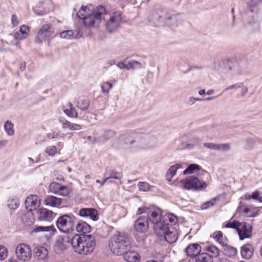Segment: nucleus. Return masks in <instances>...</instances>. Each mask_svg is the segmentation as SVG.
Wrapping results in <instances>:
<instances>
[{"label":"nucleus","mask_w":262,"mask_h":262,"mask_svg":"<svg viewBox=\"0 0 262 262\" xmlns=\"http://www.w3.org/2000/svg\"><path fill=\"white\" fill-rule=\"evenodd\" d=\"M56 226L63 233H70L73 231L75 225V218L73 215L64 214L58 218Z\"/></svg>","instance_id":"nucleus-5"},{"label":"nucleus","mask_w":262,"mask_h":262,"mask_svg":"<svg viewBox=\"0 0 262 262\" xmlns=\"http://www.w3.org/2000/svg\"><path fill=\"white\" fill-rule=\"evenodd\" d=\"M29 31V27L26 25H22L20 27L19 32L21 33V34L24 36L25 38H26L28 37Z\"/></svg>","instance_id":"nucleus-50"},{"label":"nucleus","mask_w":262,"mask_h":262,"mask_svg":"<svg viewBox=\"0 0 262 262\" xmlns=\"http://www.w3.org/2000/svg\"><path fill=\"white\" fill-rule=\"evenodd\" d=\"M115 134V132L112 129H108L104 131L103 135L98 139L99 142H105L112 138Z\"/></svg>","instance_id":"nucleus-36"},{"label":"nucleus","mask_w":262,"mask_h":262,"mask_svg":"<svg viewBox=\"0 0 262 262\" xmlns=\"http://www.w3.org/2000/svg\"><path fill=\"white\" fill-rule=\"evenodd\" d=\"M40 201L37 195H31L25 201V205L27 209L31 211L36 209L40 205Z\"/></svg>","instance_id":"nucleus-17"},{"label":"nucleus","mask_w":262,"mask_h":262,"mask_svg":"<svg viewBox=\"0 0 262 262\" xmlns=\"http://www.w3.org/2000/svg\"><path fill=\"white\" fill-rule=\"evenodd\" d=\"M78 232L82 233L79 235L76 234L71 240V245L74 250L83 255L91 253L95 246L94 237L90 234H86L91 231V226L85 222L79 221L76 226Z\"/></svg>","instance_id":"nucleus-1"},{"label":"nucleus","mask_w":262,"mask_h":262,"mask_svg":"<svg viewBox=\"0 0 262 262\" xmlns=\"http://www.w3.org/2000/svg\"><path fill=\"white\" fill-rule=\"evenodd\" d=\"M7 256L8 250L7 248L3 246H0V260L5 259Z\"/></svg>","instance_id":"nucleus-55"},{"label":"nucleus","mask_w":262,"mask_h":262,"mask_svg":"<svg viewBox=\"0 0 262 262\" xmlns=\"http://www.w3.org/2000/svg\"><path fill=\"white\" fill-rule=\"evenodd\" d=\"M201 247L198 244L189 245L185 249V252L188 256L190 257L195 256L201 252Z\"/></svg>","instance_id":"nucleus-26"},{"label":"nucleus","mask_w":262,"mask_h":262,"mask_svg":"<svg viewBox=\"0 0 262 262\" xmlns=\"http://www.w3.org/2000/svg\"><path fill=\"white\" fill-rule=\"evenodd\" d=\"M240 223V222L236 221H234L233 222H229L226 224V225H225V227L234 228L236 229L237 231Z\"/></svg>","instance_id":"nucleus-53"},{"label":"nucleus","mask_w":262,"mask_h":262,"mask_svg":"<svg viewBox=\"0 0 262 262\" xmlns=\"http://www.w3.org/2000/svg\"><path fill=\"white\" fill-rule=\"evenodd\" d=\"M137 213L146 214L148 221H149L152 225L161 221L162 219L161 209L155 206H151L148 207L139 208Z\"/></svg>","instance_id":"nucleus-6"},{"label":"nucleus","mask_w":262,"mask_h":262,"mask_svg":"<svg viewBox=\"0 0 262 262\" xmlns=\"http://www.w3.org/2000/svg\"><path fill=\"white\" fill-rule=\"evenodd\" d=\"M81 128L80 125L76 123H71L70 130H78Z\"/></svg>","instance_id":"nucleus-60"},{"label":"nucleus","mask_w":262,"mask_h":262,"mask_svg":"<svg viewBox=\"0 0 262 262\" xmlns=\"http://www.w3.org/2000/svg\"><path fill=\"white\" fill-rule=\"evenodd\" d=\"M35 256L40 259H45L48 254V250L43 247H36L34 250Z\"/></svg>","instance_id":"nucleus-31"},{"label":"nucleus","mask_w":262,"mask_h":262,"mask_svg":"<svg viewBox=\"0 0 262 262\" xmlns=\"http://www.w3.org/2000/svg\"><path fill=\"white\" fill-rule=\"evenodd\" d=\"M252 229V227L250 224L245 222L241 223L237 230L239 239L243 240L249 238L251 236Z\"/></svg>","instance_id":"nucleus-14"},{"label":"nucleus","mask_w":262,"mask_h":262,"mask_svg":"<svg viewBox=\"0 0 262 262\" xmlns=\"http://www.w3.org/2000/svg\"><path fill=\"white\" fill-rule=\"evenodd\" d=\"M45 231H52L53 232H55L56 231V230L53 225L49 226H37L33 230L32 232H38Z\"/></svg>","instance_id":"nucleus-40"},{"label":"nucleus","mask_w":262,"mask_h":262,"mask_svg":"<svg viewBox=\"0 0 262 262\" xmlns=\"http://www.w3.org/2000/svg\"><path fill=\"white\" fill-rule=\"evenodd\" d=\"M94 10L91 5L82 6L80 10L77 13V16L78 18L83 20L86 17L93 14Z\"/></svg>","instance_id":"nucleus-25"},{"label":"nucleus","mask_w":262,"mask_h":262,"mask_svg":"<svg viewBox=\"0 0 262 262\" xmlns=\"http://www.w3.org/2000/svg\"><path fill=\"white\" fill-rule=\"evenodd\" d=\"M190 137V134H184L179 139L177 140L176 142L178 144V149L192 148L200 142V139H195V142L192 143L191 140H188Z\"/></svg>","instance_id":"nucleus-11"},{"label":"nucleus","mask_w":262,"mask_h":262,"mask_svg":"<svg viewBox=\"0 0 262 262\" xmlns=\"http://www.w3.org/2000/svg\"><path fill=\"white\" fill-rule=\"evenodd\" d=\"M122 255L127 262H138L140 259V255L137 252L129 249L125 250Z\"/></svg>","instance_id":"nucleus-22"},{"label":"nucleus","mask_w":262,"mask_h":262,"mask_svg":"<svg viewBox=\"0 0 262 262\" xmlns=\"http://www.w3.org/2000/svg\"><path fill=\"white\" fill-rule=\"evenodd\" d=\"M253 249L250 244H247L243 246L241 248V255L243 257L248 259L253 255Z\"/></svg>","instance_id":"nucleus-29"},{"label":"nucleus","mask_w":262,"mask_h":262,"mask_svg":"<svg viewBox=\"0 0 262 262\" xmlns=\"http://www.w3.org/2000/svg\"><path fill=\"white\" fill-rule=\"evenodd\" d=\"M248 7L250 8L252 11V8L256 7L261 2V0H246Z\"/></svg>","instance_id":"nucleus-49"},{"label":"nucleus","mask_w":262,"mask_h":262,"mask_svg":"<svg viewBox=\"0 0 262 262\" xmlns=\"http://www.w3.org/2000/svg\"><path fill=\"white\" fill-rule=\"evenodd\" d=\"M74 103L77 108L82 111H85L88 110L89 106V101L85 98L76 101H75Z\"/></svg>","instance_id":"nucleus-38"},{"label":"nucleus","mask_w":262,"mask_h":262,"mask_svg":"<svg viewBox=\"0 0 262 262\" xmlns=\"http://www.w3.org/2000/svg\"><path fill=\"white\" fill-rule=\"evenodd\" d=\"M196 262H212V256L207 253H200L195 255Z\"/></svg>","instance_id":"nucleus-35"},{"label":"nucleus","mask_w":262,"mask_h":262,"mask_svg":"<svg viewBox=\"0 0 262 262\" xmlns=\"http://www.w3.org/2000/svg\"><path fill=\"white\" fill-rule=\"evenodd\" d=\"M246 67L243 62H237L235 63L231 70H233V74L235 75L242 74L245 73Z\"/></svg>","instance_id":"nucleus-32"},{"label":"nucleus","mask_w":262,"mask_h":262,"mask_svg":"<svg viewBox=\"0 0 262 262\" xmlns=\"http://www.w3.org/2000/svg\"><path fill=\"white\" fill-rule=\"evenodd\" d=\"M59 121L61 124L62 128H63V129L68 128L69 129H70V125L71 123L70 121L66 120L64 118H60L59 119Z\"/></svg>","instance_id":"nucleus-54"},{"label":"nucleus","mask_w":262,"mask_h":262,"mask_svg":"<svg viewBox=\"0 0 262 262\" xmlns=\"http://www.w3.org/2000/svg\"><path fill=\"white\" fill-rule=\"evenodd\" d=\"M54 213L48 209L41 208L38 210V218L41 221H51L53 219Z\"/></svg>","instance_id":"nucleus-21"},{"label":"nucleus","mask_w":262,"mask_h":262,"mask_svg":"<svg viewBox=\"0 0 262 262\" xmlns=\"http://www.w3.org/2000/svg\"><path fill=\"white\" fill-rule=\"evenodd\" d=\"M19 206V202L16 199H10L8 200V206L11 209H15Z\"/></svg>","instance_id":"nucleus-44"},{"label":"nucleus","mask_w":262,"mask_h":262,"mask_svg":"<svg viewBox=\"0 0 262 262\" xmlns=\"http://www.w3.org/2000/svg\"><path fill=\"white\" fill-rule=\"evenodd\" d=\"M15 253L18 259L23 261H28L32 256V251L28 245L21 243L15 249Z\"/></svg>","instance_id":"nucleus-10"},{"label":"nucleus","mask_w":262,"mask_h":262,"mask_svg":"<svg viewBox=\"0 0 262 262\" xmlns=\"http://www.w3.org/2000/svg\"><path fill=\"white\" fill-rule=\"evenodd\" d=\"M50 191L53 193L61 196H67L69 193V188L56 182H52L49 186Z\"/></svg>","instance_id":"nucleus-13"},{"label":"nucleus","mask_w":262,"mask_h":262,"mask_svg":"<svg viewBox=\"0 0 262 262\" xmlns=\"http://www.w3.org/2000/svg\"><path fill=\"white\" fill-rule=\"evenodd\" d=\"M177 231L173 227L171 226L163 235L165 239L169 243H175L178 239Z\"/></svg>","instance_id":"nucleus-20"},{"label":"nucleus","mask_w":262,"mask_h":262,"mask_svg":"<svg viewBox=\"0 0 262 262\" xmlns=\"http://www.w3.org/2000/svg\"><path fill=\"white\" fill-rule=\"evenodd\" d=\"M103 176L104 179L102 181V185H104L111 179L119 180L122 177V174L120 172H117L114 170H108L106 171Z\"/></svg>","instance_id":"nucleus-24"},{"label":"nucleus","mask_w":262,"mask_h":262,"mask_svg":"<svg viewBox=\"0 0 262 262\" xmlns=\"http://www.w3.org/2000/svg\"><path fill=\"white\" fill-rule=\"evenodd\" d=\"M148 20L155 26H168L177 27L181 22L179 15H176L167 10L154 11L148 17Z\"/></svg>","instance_id":"nucleus-3"},{"label":"nucleus","mask_w":262,"mask_h":262,"mask_svg":"<svg viewBox=\"0 0 262 262\" xmlns=\"http://www.w3.org/2000/svg\"><path fill=\"white\" fill-rule=\"evenodd\" d=\"M257 208H252L251 207H246L243 211L244 215L248 217H252L256 216L257 214Z\"/></svg>","instance_id":"nucleus-39"},{"label":"nucleus","mask_w":262,"mask_h":262,"mask_svg":"<svg viewBox=\"0 0 262 262\" xmlns=\"http://www.w3.org/2000/svg\"><path fill=\"white\" fill-rule=\"evenodd\" d=\"M139 189L140 191H147L150 189V185L146 182H139L138 184Z\"/></svg>","instance_id":"nucleus-52"},{"label":"nucleus","mask_w":262,"mask_h":262,"mask_svg":"<svg viewBox=\"0 0 262 262\" xmlns=\"http://www.w3.org/2000/svg\"><path fill=\"white\" fill-rule=\"evenodd\" d=\"M213 237L222 246H227V239L225 236H223V234L221 231L215 232L213 233Z\"/></svg>","instance_id":"nucleus-33"},{"label":"nucleus","mask_w":262,"mask_h":262,"mask_svg":"<svg viewBox=\"0 0 262 262\" xmlns=\"http://www.w3.org/2000/svg\"><path fill=\"white\" fill-rule=\"evenodd\" d=\"M63 112L68 117L71 118H77V112L72 103L69 102L63 106Z\"/></svg>","instance_id":"nucleus-27"},{"label":"nucleus","mask_w":262,"mask_h":262,"mask_svg":"<svg viewBox=\"0 0 262 262\" xmlns=\"http://www.w3.org/2000/svg\"><path fill=\"white\" fill-rule=\"evenodd\" d=\"M180 183L183 188L188 190H203L207 186L206 182L194 176L188 177L186 179L181 180Z\"/></svg>","instance_id":"nucleus-8"},{"label":"nucleus","mask_w":262,"mask_h":262,"mask_svg":"<svg viewBox=\"0 0 262 262\" xmlns=\"http://www.w3.org/2000/svg\"><path fill=\"white\" fill-rule=\"evenodd\" d=\"M230 149V145L229 143L217 144V150L222 151H228Z\"/></svg>","instance_id":"nucleus-56"},{"label":"nucleus","mask_w":262,"mask_h":262,"mask_svg":"<svg viewBox=\"0 0 262 262\" xmlns=\"http://www.w3.org/2000/svg\"><path fill=\"white\" fill-rule=\"evenodd\" d=\"M112 84L109 82H105L101 85V89L103 93L108 94L110 90L112 88Z\"/></svg>","instance_id":"nucleus-51"},{"label":"nucleus","mask_w":262,"mask_h":262,"mask_svg":"<svg viewBox=\"0 0 262 262\" xmlns=\"http://www.w3.org/2000/svg\"><path fill=\"white\" fill-rule=\"evenodd\" d=\"M4 129L8 136H12L14 134L13 124L8 120L4 124Z\"/></svg>","instance_id":"nucleus-41"},{"label":"nucleus","mask_w":262,"mask_h":262,"mask_svg":"<svg viewBox=\"0 0 262 262\" xmlns=\"http://www.w3.org/2000/svg\"><path fill=\"white\" fill-rule=\"evenodd\" d=\"M21 219L23 223L27 226L31 225L34 221V215L30 210L23 214Z\"/></svg>","instance_id":"nucleus-30"},{"label":"nucleus","mask_w":262,"mask_h":262,"mask_svg":"<svg viewBox=\"0 0 262 262\" xmlns=\"http://www.w3.org/2000/svg\"><path fill=\"white\" fill-rule=\"evenodd\" d=\"M252 199L254 200H258L259 202H262V196L259 195V192L258 191H254L251 195Z\"/></svg>","instance_id":"nucleus-59"},{"label":"nucleus","mask_w":262,"mask_h":262,"mask_svg":"<svg viewBox=\"0 0 262 262\" xmlns=\"http://www.w3.org/2000/svg\"><path fill=\"white\" fill-rule=\"evenodd\" d=\"M78 214L83 217H89L93 221L98 219L97 211L94 208H82L79 210Z\"/></svg>","instance_id":"nucleus-19"},{"label":"nucleus","mask_w":262,"mask_h":262,"mask_svg":"<svg viewBox=\"0 0 262 262\" xmlns=\"http://www.w3.org/2000/svg\"><path fill=\"white\" fill-rule=\"evenodd\" d=\"M207 250L212 254L211 256L216 257L219 255V250L214 246H209L207 248Z\"/></svg>","instance_id":"nucleus-48"},{"label":"nucleus","mask_w":262,"mask_h":262,"mask_svg":"<svg viewBox=\"0 0 262 262\" xmlns=\"http://www.w3.org/2000/svg\"><path fill=\"white\" fill-rule=\"evenodd\" d=\"M122 14L120 11H114L110 16L106 23V30L110 32L116 30L120 27L122 22Z\"/></svg>","instance_id":"nucleus-9"},{"label":"nucleus","mask_w":262,"mask_h":262,"mask_svg":"<svg viewBox=\"0 0 262 262\" xmlns=\"http://www.w3.org/2000/svg\"><path fill=\"white\" fill-rule=\"evenodd\" d=\"M219 200V197H215L210 201L205 203L201 206L202 209H207L214 205L216 201Z\"/></svg>","instance_id":"nucleus-45"},{"label":"nucleus","mask_w":262,"mask_h":262,"mask_svg":"<svg viewBox=\"0 0 262 262\" xmlns=\"http://www.w3.org/2000/svg\"><path fill=\"white\" fill-rule=\"evenodd\" d=\"M201 167L197 164H192L189 165L183 172L184 174L188 173H193L196 170H199Z\"/></svg>","instance_id":"nucleus-43"},{"label":"nucleus","mask_w":262,"mask_h":262,"mask_svg":"<svg viewBox=\"0 0 262 262\" xmlns=\"http://www.w3.org/2000/svg\"><path fill=\"white\" fill-rule=\"evenodd\" d=\"M204 146L209 149L217 150V144L213 143H205Z\"/></svg>","instance_id":"nucleus-58"},{"label":"nucleus","mask_w":262,"mask_h":262,"mask_svg":"<svg viewBox=\"0 0 262 262\" xmlns=\"http://www.w3.org/2000/svg\"><path fill=\"white\" fill-rule=\"evenodd\" d=\"M53 34V30L51 26L49 24L43 25L38 32L35 41L41 43L46 37L51 36Z\"/></svg>","instance_id":"nucleus-12"},{"label":"nucleus","mask_w":262,"mask_h":262,"mask_svg":"<svg viewBox=\"0 0 262 262\" xmlns=\"http://www.w3.org/2000/svg\"><path fill=\"white\" fill-rule=\"evenodd\" d=\"M242 89L241 90V95L242 96H245L246 94L248 92V88L246 86L244 85V83L242 82H237L233 85H229L227 86L224 91H227L230 90H234L236 91L237 89Z\"/></svg>","instance_id":"nucleus-28"},{"label":"nucleus","mask_w":262,"mask_h":262,"mask_svg":"<svg viewBox=\"0 0 262 262\" xmlns=\"http://www.w3.org/2000/svg\"><path fill=\"white\" fill-rule=\"evenodd\" d=\"M117 67L120 69H125L127 70V60H124L117 63Z\"/></svg>","instance_id":"nucleus-57"},{"label":"nucleus","mask_w":262,"mask_h":262,"mask_svg":"<svg viewBox=\"0 0 262 262\" xmlns=\"http://www.w3.org/2000/svg\"><path fill=\"white\" fill-rule=\"evenodd\" d=\"M62 199L53 195L46 196L44 203L46 206L52 207H58L62 203Z\"/></svg>","instance_id":"nucleus-23"},{"label":"nucleus","mask_w":262,"mask_h":262,"mask_svg":"<svg viewBox=\"0 0 262 262\" xmlns=\"http://www.w3.org/2000/svg\"><path fill=\"white\" fill-rule=\"evenodd\" d=\"M145 64H143L138 61L131 60H127V70H135L143 68Z\"/></svg>","instance_id":"nucleus-34"},{"label":"nucleus","mask_w":262,"mask_h":262,"mask_svg":"<svg viewBox=\"0 0 262 262\" xmlns=\"http://www.w3.org/2000/svg\"><path fill=\"white\" fill-rule=\"evenodd\" d=\"M162 219L165 221V222L168 221L170 223L172 224L176 223L178 221L177 216L171 214L165 215L164 217H163Z\"/></svg>","instance_id":"nucleus-47"},{"label":"nucleus","mask_w":262,"mask_h":262,"mask_svg":"<svg viewBox=\"0 0 262 262\" xmlns=\"http://www.w3.org/2000/svg\"><path fill=\"white\" fill-rule=\"evenodd\" d=\"M14 38L15 39L19 40H23V39H25V38L21 34V33L20 32H17L15 33L14 36Z\"/></svg>","instance_id":"nucleus-62"},{"label":"nucleus","mask_w":262,"mask_h":262,"mask_svg":"<svg viewBox=\"0 0 262 262\" xmlns=\"http://www.w3.org/2000/svg\"><path fill=\"white\" fill-rule=\"evenodd\" d=\"M225 247H227L230 250V251L231 252V255H235V254L236 253V249L235 248L232 247H230L228 245H227V246H225Z\"/></svg>","instance_id":"nucleus-64"},{"label":"nucleus","mask_w":262,"mask_h":262,"mask_svg":"<svg viewBox=\"0 0 262 262\" xmlns=\"http://www.w3.org/2000/svg\"><path fill=\"white\" fill-rule=\"evenodd\" d=\"M149 222L146 216H140L134 223L135 229L139 232H145L148 228Z\"/></svg>","instance_id":"nucleus-15"},{"label":"nucleus","mask_w":262,"mask_h":262,"mask_svg":"<svg viewBox=\"0 0 262 262\" xmlns=\"http://www.w3.org/2000/svg\"><path fill=\"white\" fill-rule=\"evenodd\" d=\"M181 168H182V166L181 164H176L171 166L166 173V177L167 179L169 181H171V178L176 174L177 170Z\"/></svg>","instance_id":"nucleus-37"},{"label":"nucleus","mask_w":262,"mask_h":262,"mask_svg":"<svg viewBox=\"0 0 262 262\" xmlns=\"http://www.w3.org/2000/svg\"><path fill=\"white\" fill-rule=\"evenodd\" d=\"M246 28L250 32H255L259 30L260 24L256 21L249 22Z\"/></svg>","instance_id":"nucleus-42"},{"label":"nucleus","mask_w":262,"mask_h":262,"mask_svg":"<svg viewBox=\"0 0 262 262\" xmlns=\"http://www.w3.org/2000/svg\"><path fill=\"white\" fill-rule=\"evenodd\" d=\"M45 152L50 156H54L57 152V148L55 146H48Z\"/></svg>","instance_id":"nucleus-46"},{"label":"nucleus","mask_w":262,"mask_h":262,"mask_svg":"<svg viewBox=\"0 0 262 262\" xmlns=\"http://www.w3.org/2000/svg\"><path fill=\"white\" fill-rule=\"evenodd\" d=\"M61 38L66 39H76L82 36V32L79 29L68 30L61 32L59 34Z\"/></svg>","instance_id":"nucleus-16"},{"label":"nucleus","mask_w":262,"mask_h":262,"mask_svg":"<svg viewBox=\"0 0 262 262\" xmlns=\"http://www.w3.org/2000/svg\"><path fill=\"white\" fill-rule=\"evenodd\" d=\"M157 144L158 140L155 136L137 133L123 138L118 147L124 150L137 151L152 148Z\"/></svg>","instance_id":"nucleus-2"},{"label":"nucleus","mask_w":262,"mask_h":262,"mask_svg":"<svg viewBox=\"0 0 262 262\" xmlns=\"http://www.w3.org/2000/svg\"><path fill=\"white\" fill-rule=\"evenodd\" d=\"M11 23L13 27H15L19 24L17 17L15 14H13L11 16Z\"/></svg>","instance_id":"nucleus-61"},{"label":"nucleus","mask_w":262,"mask_h":262,"mask_svg":"<svg viewBox=\"0 0 262 262\" xmlns=\"http://www.w3.org/2000/svg\"><path fill=\"white\" fill-rule=\"evenodd\" d=\"M58 133H56L55 132H53V133H48L47 135V136L48 138L53 139V138L57 137L58 136Z\"/></svg>","instance_id":"nucleus-63"},{"label":"nucleus","mask_w":262,"mask_h":262,"mask_svg":"<svg viewBox=\"0 0 262 262\" xmlns=\"http://www.w3.org/2000/svg\"><path fill=\"white\" fill-rule=\"evenodd\" d=\"M130 242L128 235L125 233L116 232L111 237L109 247L111 251L117 255H122L125 250L129 249Z\"/></svg>","instance_id":"nucleus-4"},{"label":"nucleus","mask_w":262,"mask_h":262,"mask_svg":"<svg viewBox=\"0 0 262 262\" xmlns=\"http://www.w3.org/2000/svg\"><path fill=\"white\" fill-rule=\"evenodd\" d=\"M169 228L168 223L165 222V221L163 219L153 225L154 232L159 236H163V235Z\"/></svg>","instance_id":"nucleus-18"},{"label":"nucleus","mask_w":262,"mask_h":262,"mask_svg":"<svg viewBox=\"0 0 262 262\" xmlns=\"http://www.w3.org/2000/svg\"><path fill=\"white\" fill-rule=\"evenodd\" d=\"M106 14L105 9L103 6H98L94 10L93 14L85 18L83 20V24L88 27H95L98 25L100 20L104 18Z\"/></svg>","instance_id":"nucleus-7"}]
</instances>
